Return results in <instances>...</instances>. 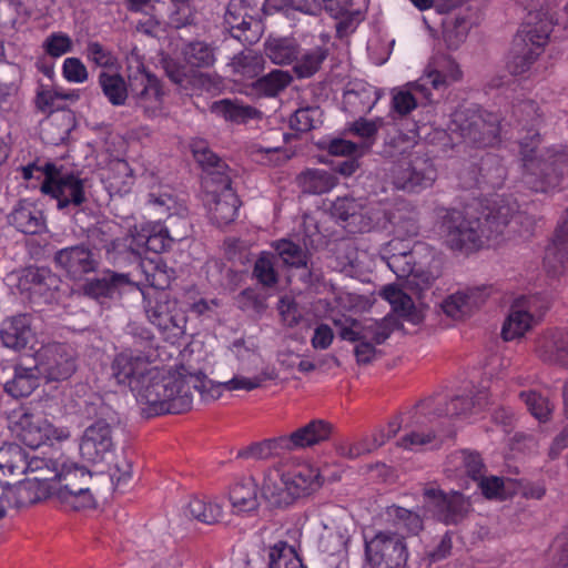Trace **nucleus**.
I'll return each instance as SVG.
<instances>
[{"label": "nucleus", "instance_id": "f257e3e1", "mask_svg": "<svg viewBox=\"0 0 568 568\" xmlns=\"http://www.w3.org/2000/svg\"><path fill=\"white\" fill-rule=\"evenodd\" d=\"M180 364L175 369H164L152 366L141 387L136 388V399L149 406L152 415L182 414L191 409L193 394L189 385L187 375H195V366L187 359L192 351L184 347L179 352Z\"/></svg>", "mask_w": 568, "mask_h": 568}, {"label": "nucleus", "instance_id": "f03ea898", "mask_svg": "<svg viewBox=\"0 0 568 568\" xmlns=\"http://www.w3.org/2000/svg\"><path fill=\"white\" fill-rule=\"evenodd\" d=\"M324 484L321 470L308 463H280L264 473L262 496L275 507H287L315 494Z\"/></svg>", "mask_w": 568, "mask_h": 568}, {"label": "nucleus", "instance_id": "7ed1b4c3", "mask_svg": "<svg viewBox=\"0 0 568 568\" xmlns=\"http://www.w3.org/2000/svg\"><path fill=\"white\" fill-rule=\"evenodd\" d=\"M98 84L113 106H122L126 103L129 92L138 108L142 109L145 116L154 118L163 104V90L160 80L141 65L129 74L128 82L118 72L101 71L98 75Z\"/></svg>", "mask_w": 568, "mask_h": 568}, {"label": "nucleus", "instance_id": "20e7f679", "mask_svg": "<svg viewBox=\"0 0 568 568\" xmlns=\"http://www.w3.org/2000/svg\"><path fill=\"white\" fill-rule=\"evenodd\" d=\"M435 231L442 244L455 254L468 256L489 242L477 213L436 206Z\"/></svg>", "mask_w": 568, "mask_h": 568}, {"label": "nucleus", "instance_id": "39448f33", "mask_svg": "<svg viewBox=\"0 0 568 568\" xmlns=\"http://www.w3.org/2000/svg\"><path fill=\"white\" fill-rule=\"evenodd\" d=\"M158 359L163 361L161 348L156 345L153 334L143 329L140 339L115 354L111 363V375L116 384L128 386L134 392L141 387L152 364Z\"/></svg>", "mask_w": 568, "mask_h": 568}, {"label": "nucleus", "instance_id": "423d86ee", "mask_svg": "<svg viewBox=\"0 0 568 568\" xmlns=\"http://www.w3.org/2000/svg\"><path fill=\"white\" fill-rule=\"evenodd\" d=\"M529 145L520 140V154L525 169L524 181L535 192H548L559 186L562 178L568 176V153L547 150L536 155L538 141Z\"/></svg>", "mask_w": 568, "mask_h": 568}, {"label": "nucleus", "instance_id": "0eeeda50", "mask_svg": "<svg viewBox=\"0 0 568 568\" xmlns=\"http://www.w3.org/2000/svg\"><path fill=\"white\" fill-rule=\"evenodd\" d=\"M143 307L151 324L172 346L184 337L187 317L179 301L168 291L142 290Z\"/></svg>", "mask_w": 568, "mask_h": 568}, {"label": "nucleus", "instance_id": "6e6552de", "mask_svg": "<svg viewBox=\"0 0 568 568\" xmlns=\"http://www.w3.org/2000/svg\"><path fill=\"white\" fill-rule=\"evenodd\" d=\"M437 276L430 271L413 268L400 284L384 286L381 295L399 317L417 325L423 322L424 314L413 298H422L423 292L430 288Z\"/></svg>", "mask_w": 568, "mask_h": 568}, {"label": "nucleus", "instance_id": "1a4fd4ad", "mask_svg": "<svg viewBox=\"0 0 568 568\" xmlns=\"http://www.w3.org/2000/svg\"><path fill=\"white\" fill-rule=\"evenodd\" d=\"M449 130L466 143L486 148L498 140L499 118L476 108H463L453 114Z\"/></svg>", "mask_w": 568, "mask_h": 568}, {"label": "nucleus", "instance_id": "9d476101", "mask_svg": "<svg viewBox=\"0 0 568 568\" xmlns=\"http://www.w3.org/2000/svg\"><path fill=\"white\" fill-rule=\"evenodd\" d=\"M423 516H430L446 526H457L471 511L468 497L456 490L444 491L434 484L426 485L422 490Z\"/></svg>", "mask_w": 568, "mask_h": 568}, {"label": "nucleus", "instance_id": "9b49d317", "mask_svg": "<svg viewBox=\"0 0 568 568\" xmlns=\"http://www.w3.org/2000/svg\"><path fill=\"white\" fill-rule=\"evenodd\" d=\"M84 180L74 172L63 171L52 162L43 165V180L40 185L42 194L57 200V207L81 206L85 201Z\"/></svg>", "mask_w": 568, "mask_h": 568}, {"label": "nucleus", "instance_id": "f8f14e48", "mask_svg": "<svg viewBox=\"0 0 568 568\" xmlns=\"http://www.w3.org/2000/svg\"><path fill=\"white\" fill-rule=\"evenodd\" d=\"M389 178L397 190L419 192L430 187L437 178L432 160L425 154L407 153L392 162Z\"/></svg>", "mask_w": 568, "mask_h": 568}, {"label": "nucleus", "instance_id": "ddd939ff", "mask_svg": "<svg viewBox=\"0 0 568 568\" xmlns=\"http://www.w3.org/2000/svg\"><path fill=\"white\" fill-rule=\"evenodd\" d=\"M549 38V30L544 24L524 23L517 31L510 50L507 68L514 75L527 72L539 57Z\"/></svg>", "mask_w": 568, "mask_h": 568}, {"label": "nucleus", "instance_id": "4468645a", "mask_svg": "<svg viewBox=\"0 0 568 568\" xmlns=\"http://www.w3.org/2000/svg\"><path fill=\"white\" fill-rule=\"evenodd\" d=\"M365 540V557L371 568H406L409 552L405 538L392 531H379Z\"/></svg>", "mask_w": 568, "mask_h": 568}, {"label": "nucleus", "instance_id": "2eb2a0df", "mask_svg": "<svg viewBox=\"0 0 568 568\" xmlns=\"http://www.w3.org/2000/svg\"><path fill=\"white\" fill-rule=\"evenodd\" d=\"M16 438L24 446L37 449L44 444L54 445L70 437L67 427H54L39 414L23 412L11 427Z\"/></svg>", "mask_w": 568, "mask_h": 568}, {"label": "nucleus", "instance_id": "dca6fc26", "mask_svg": "<svg viewBox=\"0 0 568 568\" xmlns=\"http://www.w3.org/2000/svg\"><path fill=\"white\" fill-rule=\"evenodd\" d=\"M34 365L48 382L65 381L77 368L72 349L62 343L42 346L34 355Z\"/></svg>", "mask_w": 568, "mask_h": 568}, {"label": "nucleus", "instance_id": "f3484780", "mask_svg": "<svg viewBox=\"0 0 568 568\" xmlns=\"http://www.w3.org/2000/svg\"><path fill=\"white\" fill-rule=\"evenodd\" d=\"M205 201L210 219L217 226L229 225L237 217L241 201L232 189L230 175H220V182L206 189Z\"/></svg>", "mask_w": 568, "mask_h": 568}, {"label": "nucleus", "instance_id": "a211bd4d", "mask_svg": "<svg viewBox=\"0 0 568 568\" xmlns=\"http://www.w3.org/2000/svg\"><path fill=\"white\" fill-rule=\"evenodd\" d=\"M83 460L101 464L109 460L115 450L113 430L104 419H98L85 428L79 445Z\"/></svg>", "mask_w": 568, "mask_h": 568}, {"label": "nucleus", "instance_id": "6ab92c4d", "mask_svg": "<svg viewBox=\"0 0 568 568\" xmlns=\"http://www.w3.org/2000/svg\"><path fill=\"white\" fill-rule=\"evenodd\" d=\"M402 324L397 317L386 316L382 321H371L357 329V365L371 363L379 352L376 345L384 343L394 329Z\"/></svg>", "mask_w": 568, "mask_h": 568}, {"label": "nucleus", "instance_id": "aec40b11", "mask_svg": "<svg viewBox=\"0 0 568 568\" xmlns=\"http://www.w3.org/2000/svg\"><path fill=\"white\" fill-rule=\"evenodd\" d=\"M252 10L246 0H230L225 9L224 26L243 44L254 43L258 39L260 22L251 13Z\"/></svg>", "mask_w": 568, "mask_h": 568}, {"label": "nucleus", "instance_id": "412c9836", "mask_svg": "<svg viewBox=\"0 0 568 568\" xmlns=\"http://www.w3.org/2000/svg\"><path fill=\"white\" fill-rule=\"evenodd\" d=\"M517 213L518 204L515 200L500 197L483 207L477 212V215L480 221L484 222V230L490 241L504 233L505 229Z\"/></svg>", "mask_w": 568, "mask_h": 568}, {"label": "nucleus", "instance_id": "4be33fe9", "mask_svg": "<svg viewBox=\"0 0 568 568\" xmlns=\"http://www.w3.org/2000/svg\"><path fill=\"white\" fill-rule=\"evenodd\" d=\"M489 295L490 287L488 286L467 287L445 298L442 308L447 316L454 320H463L479 308Z\"/></svg>", "mask_w": 568, "mask_h": 568}, {"label": "nucleus", "instance_id": "5701e85b", "mask_svg": "<svg viewBox=\"0 0 568 568\" xmlns=\"http://www.w3.org/2000/svg\"><path fill=\"white\" fill-rule=\"evenodd\" d=\"M54 262L74 280L83 274L93 272L98 266L93 253L83 245L70 246L58 251Z\"/></svg>", "mask_w": 568, "mask_h": 568}, {"label": "nucleus", "instance_id": "b1692460", "mask_svg": "<svg viewBox=\"0 0 568 568\" xmlns=\"http://www.w3.org/2000/svg\"><path fill=\"white\" fill-rule=\"evenodd\" d=\"M332 434L333 425L329 422L313 419L284 437L287 444V450H294L326 442L331 438Z\"/></svg>", "mask_w": 568, "mask_h": 568}, {"label": "nucleus", "instance_id": "393cba45", "mask_svg": "<svg viewBox=\"0 0 568 568\" xmlns=\"http://www.w3.org/2000/svg\"><path fill=\"white\" fill-rule=\"evenodd\" d=\"M33 337L34 333L29 314H18L4 320L1 324L0 339L7 348L23 349Z\"/></svg>", "mask_w": 568, "mask_h": 568}, {"label": "nucleus", "instance_id": "a878e982", "mask_svg": "<svg viewBox=\"0 0 568 568\" xmlns=\"http://www.w3.org/2000/svg\"><path fill=\"white\" fill-rule=\"evenodd\" d=\"M135 241L140 254L145 252L162 253L171 247L172 239L161 222H142L135 225Z\"/></svg>", "mask_w": 568, "mask_h": 568}, {"label": "nucleus", "instance_id": "bb28decb", "mask_svg": "<svg viewBox=\"0 0 568 568\" xmlns=\"http://www.w3.org/2000/svg\"><path fill=\"white\" fill-rule=\"evenodd\" d=\"M9 222L24 234H39L45 229L43 211L29 200L18 202L9 215Z\"/></svg>", "mask_w": 568, "mask_h": 568}, {"label": "nucleus", "instance_id": "cd10ccee", "mask_svg": "<svg viewBox=\"0 0 568 568\" xmlns=\"http://www.w3.org/2000/svg\"><path fill=\"white\" fill-rule=\"evenodd\" d=\"M211 112L234 124H245L262 116V112L256 108L245 104L239 99L229 98L214 101Z\"/></svg>", "mask_w": 568, "mask_h": 568}, {"label": "nucleus", "instance_id": "c85d7f7f", "mask_svg": "<svg viewBox=\"0 0 568 568\" xmlns=\"http://www.w3.org/2000/svg\"><path fill=\"white\" fill-rule=\"evenodd\" d=\"M293 81L288 71L272 70L253 81L246 88V94L256 99L275 98L283 92Z\"/></svg>", "mask_w": 568, "mask_h": 568}, {"label": "nucleus", "instance_id": "c756f323", "mask_svg": "<svg viewBox=\"0 0 568 568\" xmlns=\"http://www.w3.org/2000/svg\"><path fill=\"white\" fill-rule=\"evenodd\" d=\"M513 116L527 130L528 135L525 136L529 145H532V141L540 142V134L537 131V126L544 121V113L540 111L539 105L536 101L530 99H518L513 104Z\"/></svg>", "mask_w": 568, "mask_h": 568}, {"label": "nucleus", "instance_id": "7c9ffc66", "mask_svg": "<svg viewBox=\"0 0 568 568\" xmlns=\"http://www.w3.org/2000/svg\"><path fill=\"white\" fill-rule=\"evenodd\" d=\"M567 217L556 232L552 243L547 246L544 264L549 272L560 273L568 266V209Z\"/></svg>", "mask_w": 568, "mask_h": 568}, {"label": "nucleus", "instance_id": "2f4dec72", "mask_svg": "<svg viewBox=\"0 0 568 568\" xmlns=\"http://www.w3.org/2000/svg\"><path fill=\"white\" fill-rule=\"evenodd\" d=\"M58 487L57 489H72L77 488L80 494L82 501H89L90 499V487L89 483L92 479V475L82 466H78L74 463L64 462L61 465V469L57 473Z\"/></svg>", "mask_w": 568, "mask_h": 568}, {"label": "nucleus", "instance_id": "473e14b6", "mask_svg": "<svg viewBox=\"0 0 568 568\" xmlns=\"http://www.w3.org/2000/svg\"><path fill=\"white\" fill-rule=\"evenodd\" d=\"M192 152L195 161L200 164L203 171L206 172L204 178L205 189H209L215 183L220 182V175H229L226 173L227 165L224 161L217 156L205 142L200 141L193 144Z\"/></svg>", "mask_w": 568, "mask_h": 568}, {"label": "nucleus", "instance_id": "72a5a7b5", "mask_svg": "<svg viewBox=\"0 0 568 568\" xmlns=\"http://www.w3.org/2000/svg\"><path fill=\"white\" fill-rule=\"evenodd\" d=\"M538 354L544 362L568 367V331H556L545 336L539 343Z\"/></svg>", "mask_w": 568, "mask_h": 568}, {"label": "nucleus", "instance_id": "f704fd0d", "mask_svg": "<svg viewBox=\"0 0 568 568\" xmlns=\"http://www.w3.org/2000/svg\"><path fill=\"white\" fill-rule=\"evenodd\" d=\"M229 498L235 513H248L258 507L257 484L252 476L235 481L229 493Z\"/></svg>", "mask_w": 568, "mask_h": 568}, {"label": "nucleus", "instance_id": "c9c22d12", "mask_svg": "<svg viewBox=\"0 0 568 568\" xmlns=\"http://www.w3.org/2000/svg\"><path fill=\"white\" fill-rule=\"evenodd\" d=\"M40 376L36 365H17L13 377L4 384V390L14 398L27 397L39 387Z\"/></svg>", "mask_w": 568, "mask_h": 568}, {"label": "nucleus", "instance_id": "e433bc0d", "mask_svg": "<svg viewBox=\"0 0 568 568\" xmlns=\"http://www.w3.org/2000/svg\"><path fill=\"white\" fill-rule=\"evenodd\" d=\"M128 283L126 274L108 271L101 277L89 280L83 285V292L87 296L95 300L113 297L119 288Z\"/></svg>", "mask_w": 568, "mask_h": 568}, {"label": "nucleus", "instance_id": "4c0bfd02", "mask_svg": "<svg viewBox=\"0 0 568 568\" xmlns=\"http://www.w3.org/2000/svg\"><path fill=\"white\" fill-rule=\"evenodd\" d=\"M532 315L526 308L524 302L516 301L504 322L501 336L505 341L520 338L531 328Z\"/></svg>", "mask_w": 568, "mask_h": 568}, {"label": "nucleus", "instance_id": "58836bf2", "mask_svg": "<svg viewBox=\"0 0 568 568\" xmlns=\"http://www.w3.org/2000/svg\"><path fill=\"white\" fill-rule=\"evenodd\" d=\"M351 544V536L341 529L329 530L323 534L318 540V548L327 556H336L341 559L337 561V568H349L348 561V546Z\"/></svg>", "mask_w": 568, "mask_h": 568}, {"label": "nucleus", "instance_id": "ea45409f", "mask_svg": "<svg viewBox=\"0 0 568 568\" xmlns=\"http://www.w3.org/2000/svg\"><path fill=\"white\" fill-rule=\"evenodd\" d=\"M325 10L337 20L336 36L339 39L347 38L355 31V10L353 0H323Z\"/></svg>", "mask_w": 568, "mask_h": 568}, {"label": "nucleus", "instance_id": "a19ab883", "mask_svg": "<svg viewBox=\"0 0 568 568\" xmlns=\"http://www.w3.org/2000/svg\"><path fill=\"white\" fill-rule=\"evenodd\" d=\"M300 187L304 193L324 194L337 183L334 174L321 169H307L297 176Z\"/></svg>", "mask_w": 568, "mask_h": 568}, {"label": "nucleus", "instance_id": "79ce46f5", "mask_svg": "<svg viewBox=\"0 0 568 568\" xmlns=\"http://www.w3.org/2000/svg\"><path fill=\"white\" fill-rule=\"evenodd\" d=\"M105 241L108 242L105 256L114 264L129 261L131 257L141 256L138 241H135V226L131 234L120 236L118 233L114 239Z\"/></svg>", "mask_w": 568, "mask_h": 568}, {"label": "nucleus", "instance_id": "37998d69", "mask_svg": "<svg viewBox=\"0 0 568 568\" xmlns=\"http://www.w3.org/2000/svg\"><path fill=\"white\" fill-rule=\"evenodd\" d=\"M327 55L328 49L325 45H315L301 51L294 61L293 71L298 79L311 78L321 69Z\"/></svg>", "mask_w": 568, "mask_h": 568}, {"label": "nucleus", "instance_id": "c03bdc74", "mask_svg": "<svg viewBox=\"0 0 568 568\" xmlns=\"http://www.w3.org/2000/svg\"><path fill=\"white\" fill-rule=\"evenodd\" d=\"M265 53L275 64L293 63L301 53V48L294 38H273L266 42Z\"/></svg>", "mask_w": 568, "mask_h": 568}, {"label": "nucleus", "instance_id": "a18cd8bd", "mask_svg": "<svg viewBox=\"0 0 568 568\" xmlns=\"http://www.w3.org/2000/svg\"><path fill=\"white\" fill-rule=\"evenodd\" d=\"M0 471L3 476H21L28 473L27 453L18 444L0 448Z\"/></svg>", "mask_w": 568, "mask_h": 568}, {"label": "nucleus", "instance_id": "49530a36", "mask_svg": "<svg viewBox=\"0 0 568 568\" xmlns=\"http://www.w3.org/2000/svg\"><path fill=\"white\" fill-rule=\"evenodd\" d=\"M186 511L192 518L207 525L219 521L223 514L221 504L207 497H193Z\"/></svg>", "mask_w": 568, "mask_h": 568}, {"label": "nucleus", "instance_id": "de8ad7c7", "mask_svg": "<svg viewBox=\"0 0 568 568\" xmlns=\"http://www.w3.org/2000/svg\"><path fill=\"white\" fill-rule=\"evenodd\" d=\"M268 558L270 568H307L295 548L283 540L270 547Z\"/></svg>", "mask_w": 568, "mask_h": 568}, {"label": "nucleus", "instance_id": "09e8293b", "mask_svg": "<svg viewBox=\"0 0 568 568\" xmlns=\"http://www.w3.org/2000/svg\"><path fill=\"white\" fill-rule=\"evenodd\" d=\"M282 144H284L285 134H282ZM247 153L252 161L266 166H277L287 160L283 145L266 146L261 143H252L247 148Z\"/></svg>", "mask_w": 568, "mask_h": 568}, {"label": "nucleus", "instance_id": "8fccbe9b", "mask_svg": "<svg viewBox=\"0 0 568 568\" xmlns=\"http://www.w3.org/2000/svg\"><path fill=\"white\" fill-rule=\"evenodd\" d=\"M281 450H287V444L284 436L253 443L252 445L241 449L237 453V457L267 459L272 456L278 455Z\"/></svg>", "mask_w": 568, "mask_h": 568}, {"label": "nucleus", "instance_id": "3c124183", "mask_svg": "<svg viewBox=\"0 0 568 568\" xmlns=\"http://www.w3.org/2000/svg\"><path fill=\"white\" fill-rule=\"evenodd\" d=\"M185 62L192 68H211L216 58L214 48L204 41H192L183 49Z\"/></svg>", "mask_w": 568, "mask_h": 568}, {"label": "nucleus", "instance_id": "603ef678", "mask_svg": "<svg viewBox=\"0 0 568 568\" xmlns=\"http://www.w3.org/2000/svg\"><path fill=\"white\" fill-rule=\"evenodd\" d=\"M141 268L149 286L146 290L166 291L170 286L173 271H169L164 263L148 261L141 264Z\"/></svg>", "mask_w": 568, "mask_h": 568}, {"label": "nucleus", "instance_id": "864d4df0", "mask_svg": "<svg viewBox=\"0 0 568 568\" xmlns=\"http://www.w3.org/2000/svg\"><path fill=\"white\" fill-rule=\"evenodd\" d=\"M273 248L284 264L293 267L306 266L307 255L296 243L287 239H281L272 244Z\"/></svg>", "mask_w": 568, "mask_h": 568}, {"label": "nucleus", "instance_id": "5fc2aeb1", "mask_svg": "<svg viewBox=\"0 0 568 568\" xmlns=\"http://www.w3.org/2000/svg\"><path fill=\"white\" fill-rule=\"evenodd\" d=\"M476 402L473 397L469 396H454L445 404H439L434 410L433 414L437 417H458L465 416L471 413L475 407Z\"/></svg>", "mask_w": 568, "mask_h": 568}, {"label": "nucleus", "instance_id": "6e6d98bb", "mask_svg": "<svg viewBox=\"0 0 568 568\" xmlns=\"http://www.w3.org/2000/svg\"><path fill=\"white\" fill-rule=\"evenodd\" d=\"M519 396L525 402L528 410L534 417L540 422L548 420L554 409V405L550 403L548 397L542 396L535 390L521 392Z\"/></svg>", "mask_w": 568, "mask_h": 568}, {"label": "nucleus", "instance_id": "4d7b16f0", "mask_svg": "<svg viewBox=\"0 0 568 568\" xmlns=\"http://www.w3.org/2000/svg\"><path fill=\"white\" fill-rule=\"evenodd\" d=\"M256 281L265 287H273L278 282V275L274 267L272 256L263 252L256 258L253 267Z\"/></svg>", "mask_w": 568, "mask_h": 568}, {"label": "nucleus", "instance_id": "13d9d810", "mask_svg": "<svg viewBox=\"0 0 568 568\" xmlns=\"http://www.w3.org/2000/svg\"><path fill=\"white\" fill-rule=\"evenodd\" d=\"M195 375H187L189 384L193 381V388L196 389L204 400H215L222 396L224 386L222 383H213L207 379L206 375L199 368Z\"/></svg>", "mask_w": 568, "mask_h": 568}, {"label": "nucleus", "instance_id": "bf43d9fd", "mask_svg": "<svg viewBox=\"0 0 568 568\" xmlns=\"http://www.w3.org/2000/svg\"><path fill=\"white\" fill-rule=\"evenodd\" d=\"M383 125L382 119L366 120L364 118L357 119V156L369 150L374 144L378 129Z\"/></svg>", "mask_w": 568, "mask_h": 568}, {"label": "nucleus", "instance_id": "052dcab7", "mask_svg": "<svg viewBox=\"0 0 568 568\" xmlns=\"http://www.w3.org/2000/svg\"><path fill=\"white\" fill-rule=\"evenodd\" d=\"M44 52L51 58H60L73 49V42L69 34L64 32H52L42 43Z\"/></svg>", "mask_w": 568, "mask_h": 568}, {"label": "nucleus", "instance_id": "680f3d73", "mask_svg": "<svg viewBox=\"0 0 568 568\" xmlns=\"http://www.w3.org/2000/svg\"><path fill=\"white\" fill-rule=\"evenodd\" d=\"M318 118V108H300L290 118V126L298 132H308L316 128Z\"/></svg>", "mask_w": 568, "mask_h": 568}, {"label": "nucleus", "instance_id": "e2e57ef3", "mask_svg": "<svg viewBox=\"0 0 568 568\" xmlns=\"http://www.w3.org/2000/svg\"><path fill=\"white\" fill-rule=\"evenodd\" d=\"M388 514L402 524L409 534L417 535L424 529L423 516L409 509L393 506Z\"/></svg>", "mask_w": 568, "mask_h": 568}, {"label": "nucleus", "instance_id": "0e129e2a", "mask_svg": "<svg viewBox=\"0 0 568 568\" xmlns=\"http://www.w3.org/2000/svg\"><path fill=\"white\" fill-rule=\"evenodd\" d=\"M26 277L40 293L58 287L57 276L47 267L29 268Z\"/></svg>", "mask_w": 568, "mask_h": 568}, {"label": "nucleus", "instance_id": "69168bd1", "mask_svg": "<svg viewBox=\"0 0 568 568\" xmlns=\"http://www.w3.org/2000/svg\"><path fill=\"white\" fill-rule=\"evenodd\" d=\"M432 87L435 90H439L447 85V78L443 75L437 70L428 71L425 75H423L417 82L412 84V88L422 93L425 99L432 101V93L428 87Z\"/></svg>", "mask_w": 568, "mask_h": 568}, {"label": "nucleus", "instance_id": "338daca9", "mask_svg": "<svg viewBox=\"0 0 568 568\" xmlns=\"http://www.w3.org/2000/svg\"><path fill=\"white\" fill-rule=\"evenodd\" d=\"M118 233L122 232L116 223L104 222L91 231L89 239L95 248L104 250L106 252L108 242L104 240L114 239Z\"/></svg>", "mask_w": 568, "mask_h": 568}, {"label": "nucleus", "instance_id": "774afa93", "mask_svg": "<svg viewBox=\"0 0 568 568\" xmlns=\"http://www.w3.org/2000/svg\"><path fill=\"white\" fill-rule=\"evenodd\" d=\"M62 75L70 83H83L89 73L84 63L79 58H67L62 64Z\"/></svg>", "mask_w": 568, "mask_h": 568}]
</instances>
